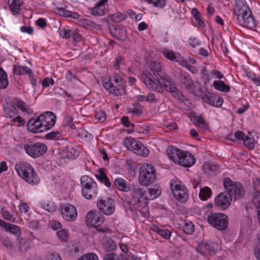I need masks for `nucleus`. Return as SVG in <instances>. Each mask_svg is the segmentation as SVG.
Listing matches in <instances>:
<instances>
[{
  "instance_id": "obj_1",
  "label": "nucleus",
  "mask_w": 260,
  "mask_h": 260,
  "mask_svg": "<svg viewBox=\"0 0 260 260\" xmlns=\"http://www.w3.org/2000/svg\"><path fill=\"white\" fill-rule=\"evenodd\" d=\"M151 74H143L141 80L145 83L147 88L151 89L159 93H162L165 90L171 92L173 96L180 99L181 92L178 89L176 83L169 77L165 75L157 81L152 80Z\"/></svg>"
},
{
  "instance_id": "obj_2",
  "label": "nucleus",
  "mask_w": 260,
  "mask_h": 260,
  "mask_svg": "<svg viewBox=\"0 0 260 260\" xmlns=\"http://www.w3.org/2000/svg\"><path fill=\"white\" fill-rule=\"evenodd\" d=\"M235 15L239 25L251 29L255 27V20L245 1H236L235 4Z\"/></svg>"
},
{
  "instance_id": "obj_3",
  "label": "nucleus",
  "mask_w": 260,
  "mask_h": 260,
  "mask_svg": "<svg viewBox=\"0 0 260 260\" xmlns=\"http://www.w3.org/2000/svg\"><path fill=\"white\" fill-rule=\"evenodd\" d=\"M103 86L110 94L115 96L123 95L125 93L126 85L121 75L115 73L112 77H105L102 81Z\"/></svg>"
},
{
  "instance_id": "obj_4",
  "label": "nucleus",
  "mask_w": 260,
  "mask_h": 260,
  "mask_svg": "<svg viewBox=\"0 0 260 260\" xmlns=\"http://www.w3.org/2000/svg\"><path fill=\"white\" fill-rule=\"evenodd\" d=\"M15 169L18 175L28 183L36 185L39 183L40 178L30 164L25 162L16 164Z\"/></svg>"
},
{
  "instance_id": "obj_5",
  "label": "nucleus",
  "mask_w": 260,
  "mask_h": 260,
  "mask_svg": "<svg viewBox=\"0 0 260 260\" xmlns=\"http://www.w3.org/2000/svg\"><path fill=\"white\" fill-rule=\"evenodd\" d=\"M131 190L132 203L135 205V208L138 211L142 210L143 212H147L149 200L147 191L138 185H133Z\"/></svg>"
},
{
  "instance_id": "obj_6",
  "label": "nucleus",
  "mask_w": 260,
  "mask_h": 260,
  "mask_svg": "<svg viewBox=\"0 0 260 260\" xmlns=\"http://www.w3.org/2000/svg\"><path fill=\"white\" fill-rule=\"evenodd\" d=\"M223 185L226 193L234 201L242 199L245 194V190L241 183L232 181L229 178H225Z\"/></svg>"
},
{
  "instance_id": "obj_7",
  "label": "nucleus",
  "mask_w": 260,
  "mask_h": 260,
  "mask_svg": "<svg viewBox=\"0 0 260 260\" xmlns=\"http://www.w3.org/2000/svg\"><path fill=\"white\" fill-rule=\"evenodd\" d=\"M82 194L86 199L92 200L97 196L98 188L96 182L88 176H82L80 178Z\"/></svg>"
},
{
  "instance_id": "obj_8",
  "label": "nucleus",
  "mask_w": 260,
  "mask_h": 260,
  "mask_svg": "<svg viewBox=\"0 0 260 260\" xmlns=\"http://www.w3.org/2000/svg\"><path fill=\"white\" fill-rule=\"evenodd\" d=\"M17 108L22 112L28 113L30 112V109L24 102L19 99L14 98L10 102L8 103L4 108L6 116L10 118H13L18 113Z\"/></svg>"
},
{
  "instance_id": "obj_9",
  "label": "nucleus",
  "mask_w": 260,
  "mask_h": 260,
  "mask_svg": "<svg viewBox=\"0 0 260 260\" xmlns=\"http://www.w3.org/2000/svg\"><path fill=\"white\" fill-rule=\"evenodd\" d=\"M156 178L155 168L151 164H146L142 166L140 169L139 181L140 184L147 186L152 183Z\"/></svg>"
},
{
  "instance_id": "obj_10",
  "label": "nucleus",
  "mask_w": 260,
  "mask_h": 260,
  "mask_svg": "<svg viewBox=\"0 0 260 260\" xmlns=\"http://www.w3.org/2000/svg\"><path fill=\"white\" fill-rule=\"evenodd\" d=\"M104 220V217L101 213L97 211H90L86 214V222L87 225L94 227L100 232L105 233L108 230L106 228L100 226Z\"/></svg>"
},
{
  "instance_id": "obj_11",
  "label": "nucleus",
  "mask_w": 260,
  "mask_h": 260,
  "mask_svg": "<svg viewBox=\"0 0 260 260\" xmlns=\"http://www.w3.org/2000/svg\"><path fill=\"white\" fill-rule=\"evenodd\" d=\"M207 221L208 223L216 229L223 231L228 225V216L221 213H214L208 215Z\"/></svg>"
},
{
  "instance_id": "obj_12",
  "label": "nucleus",
  "mask_w": 260,
  "mask_h": 260,
  "mask_svg": "<svg viewBox=\"0 0 260 260\" xmlns=\"http://www.w3.org/2000/svg\"><path fill=\"white\" fill-rule=\"evenodd\" d=\"M123 144L128 150L134 152L137 155L147 156L149 153V150L140 142L134 138H126L123 141Z\"/></svg>"
},
{
  "instance_id": "obj_13",
  "label": "nucleus",
  "mask_w": 260,
  "mask_h": 260,
  "mask_svg": "<svg viewBox=\"0 0 260 260\" xmlns=\"http://www.w3.org/2000/svg\"><path fill=\"white\" fill-rule=\"evenodd\" d=\"M23 148L26 153L34 158L43 155L47 150V147L45 144L31 141L24 144Z\"/></svg>"
},
{
  "instance_id": "obj_14",
  "label": "nucleus",
  "mask_w": 260,
  "mask_h": 260,
  "mask_svg": "<svg viewBox=\"0 0 260 260\" xmlns=\"http://www.w3.org/2000/svg\"><path fill=\"white\" fill-rule=\"evenodd\" d=\"M170 188L174 198L181 202H185L188 198L187 188L176 181H171Z\"/></svg>"
},
{
  "instance_id": "obj_15",
  "label": "nucleus",
  "mask_w": 260,
  "mask_h": 260,
  "mask_svg": "<svg viewBox=\"0 0 260 260\" xmlns=\"http://www.w3.org/2000/svg\"><path fill=\"white\" fill-rule=\"evenodd\" d=\"M97 206L99 210L106 215H112L115 210L114 200L111 198H99Z\"/></svg>"
},
{
  "instance_id": "obj_16",
  "label": "nucleus",
  "mask_w": 260,
  "mask_h": 260,
  "mask_svg": "<svg viewBox=\"0 0 260 260\" xmlns=\"http://www.w3.org/2000/svg\"><path fill=\"white\" fill-rule=\"evenodd\" d=\"M144 74H146V75H147V74H151V77L150 78H151L152 80L156 81L159 80L160 78H162L165 75L162 71L160 64L157 61H152L150 63L148 69L143 71L141 73L140 75L141 79L142 75Z\"/></svg>"
},
{
  "instance_id": "obj_17",
  "label": "nucleus",
  "mask_w": 260,
  "mask_h": 260,
  "mask_svg": "<svg viewBox=\"0 0 260 260\" xmlns=\"http://www.w3.org/2000/svg\"><path fill=\"white\" fill-rule=\"evenodd\" d=\"M62 217L67 221H73L76 219L77 211L76 208L69 203L65 204L61 209Z\"/></svg>"
},
{
  "instance_id": "obj_18",
  "label": "nucleus",
  "mask_w": 260,
  "mask_h": 260,
  "mask_svg": "<svg viewBox=\"0 0 260 260\" xmlns=\"http://www.w3.org/2000/svg\"><path fill=\"white\" fill-rule=\"evenodd\" d=\"M232 201L225 191L222 192L215 198V205L222 210H225L230 206Z\"/></svg>"
},
{
  "instance_id": "obj_19",
  "label": "nucleus",
  "mask_w": 260,
  "mask_h": 260,
  "mask_svg": "<svg viewBox=\"0 0 260 260\" xmlns=\"http://www.w3.org/2000/svg\"><path fill=\"white\" fill-rule=\"evenodd\" d=\"M217 246V244L215 243L202 242L199 243L196 249L202 255H206L214 254L215 249Z\"/></svg>"
},
{
  "instance_id": "obj_20",
  "label": "nucleus",
  "mask_w": 260,
  "mask_h": 260,
  "mask_svg": "<svg viewBox=\"0 0 260 260\" xmlns=\"http://www.w3.org/2000/svg\"><path fill=\"white\" fill-rule=\"evenodd\" d=\"M35 118L40 122L46 124V129H50L55 124L56 117L53 112L48 111L40 115Z\"/></svg>"
},
{
  "instance_id": "obj_21",
  "label": "nucleus",
  "mask_w": 260,
  "mask_h": 260,
  "mask_svg": "<svg viewBox=\"0 0 260 260\" xmlns=\"http://www.w3.org/2000/svg\"><path fill=\"white\" fill-rule=\"evenodd\" d=\"M46 127H47L46 124L40 122L35 117L30 119L27 122L28 130L33 133H41L48 130L49 129L45 128Z\"/></svg>"
},
{
  "instance_id": "obj_22",
  "label": "nucleus",
  "mask_w": 260,
  "mask_h": 260,
  "mask_svg": "<svg viewBox=\"0 0 260 260\" xmlns=\"http://www.w3.org/2000/svg\"><path fill=\"white\" fill-rule=\"evenodd\" d=\"M178 80L179 84L182 88L187 90L191 89L193 82L189 75L180 72L178 77Z\"/></svg>"
},
{
  "instance_id": "obj_23",
  "label": "nucleus",
  "mask_w": 260,
  "mask_h": 260,
  "mask_svg": "<svg viewBox=\"0 0 260 260\" xmlns=\"http://www.w3.org/2000/svg\"><path fill=\"white\" fill-rule=\"evenodd\" d=\"M203 100L206 103L216 107H220L223 103V99L220 96L210 92L205 93Z\"/></svg>"
},
{
  "instance_id": "obj_24",
  "label": "nucleus",
  "mask_w": 260,
  "mask_h": 260,
  "mask_svg": "<svg viewBox=\"0 0 260 260\" xmlns=\"http://www.w3.org/2000/svg\"><path fill=\"white\" fill-rule=\"evenodd\" d=\"M108 26L110 32L113 37L121 41H124L126 39V32L123 29L110 23Z\"/></svg>"
},
{
  "instance_id": "obj_25",
  "label": "nucleus",
  "mask_w": 260,
  "mask_h": 260,
  "mask_svg": "<svg viewBox=\"0 0 260 260\" xmlns=\"http://www.w3.org/2000/svg\"><path fill=\"white\" fill-rule=\"evenodd\" d=\"M195 162L196 159L192 154L184 151L179 165L184 167H190L194 164Z\"/></svg>"
},
{
  "instance_id": "obj_26",
  "label": "nucleus",
  "mask_w": 260,
  "mask_h": 260,
  "mask_svg": "<svg viewBox=\"0 0 260 260\" xmlns=\"http://www.w3.org/2000/svg\"><path fill=\"white\" fill-rule=\"evenodd\" d=\"M18 250L21 252H25L30 247L31 240L28 238L18 237L16 242Z\"/></svg>"
},
{
  "instance_id": "obj_27",
  "label": "nucleus",
  "mask_w": 260,
  "mask_h": 260,
  "mask_svg": "<svg viewBox=\"0 0 260 260\" xmlns=\"http://www.w3.org/2000/svg\"><path fill=\"white\" fill-rule=\"evenodd\" d=\"M0 226L3 227L7 231L16 236H19L21 234L20 229L17 225L7 223L1 219H0Z\"/></svg>"
},
{
  "instance_id": "obj_28",
  "label": "nucleus",
  "mask_w": 260,
  "mask_h": 260,
  "mask_svg": "<svg viewBox=\"0 0 260 260\" xmlns=\"http://www.w3.org/2000/svg\"><path fill=\"white\" fill-rule=\"evenodd\" d=\"M63 155L68 159H74L79 155V152L72 146H67L63 151Z\"/></svg>"
},
{
  "instance_id": "obj_29",
  "label": "nucleus",
  "mask_w": 260,
  "mask_h": 260,
  "mask_svg": "<svg viewBox=\"0 0 260 260\" xmlns=\"http://www.w3.org/2000/svg\"><path fill=\"white\" fill-rule=\"evenodd\" d=\"M115 187L120 191L128 192L131 190V187L127 185L125 181L122 178H117L114 182Z\"/></svg>"
},
{
  "instance_id": "obj_30",
  "label": "nucleus",
  "mask_w": 260,
  "mask_h": 260,
  "mask_svg": "<svg viewBox=\"0 0 260 260\" xmlns=\"http://www.w3.org/2000/svg\"><path fill=\"white\" fill-rule=\"evenodd\" d=\"M116 243L111 239L106 238L103 240L102 248L106 251H111L115 249Z\"/></svg>"
},
{
  "instance_id": "obj_31",
  "label": "nucleus",
  "mask_w": 260,
  "mask_h": 260,
  "mask_svg": "<svg viewBox=\"0 0 260 260\" xmlns=\"http://www.w3.org/2000/svg\"><path fill=\"white\" fill-rule=\"evenodd\" d=\"M213 86L216 90L223 92H228L230 90V86L221 80L214 81Z\"/></svg>"
},
{
  "instance_id": "obj_32",
  "label": "nucleus",
  "mask_w": 260,
  "mask_h": 260,
  "mask_svg": "<svg viewBox=\"0 0 260 260\" xmlns=\"http://www.w3.org/2000/svg\"><path fill=\"white\" fill-rule=\"evenodd\" d=\"M96 178L106 186L110 187L111 183L108 177L106 176L104 170L100 169L98 174H95Z\"/></svg>"
},
{
  "instance_id": "obj_33",
  "label": "nucleus",
  "mask_w": 260,
  "mask_h": 260,
  "mask_svg": "<svg viewBox=\"0 0 260 260\" xmlns=\"http://www.w3.org/2000/svg\"><path fill=\"white\" fill-rule=\"evenodd\" d=\"M161 52L164 56L167 59L176 61L180 57V54L177 52H175L172 50H169L167 48H162Z\"/></svg>"
},
{
  "instance_id": "obj_34",
  "label": "nucleus",
  "mask_w": 260,
  "mask_h": 260,
  "mask_svg": "<svg viewBox=\"0 0 260 260\" xmlns=\"http://www.w3.org/2000/svg\"><path fill=\"white\" fill-rule=\"evenodd\" d=\"M150 229L152 231L156 233L166 239H169L170 238L171 233L169 230L160 229L157 226L154 225H153Z\"/></svg>"
},
{
  "instance_id": "obj_35",
  "label": "nucleus",
  "mask_w": 260,
  "mask_h": 260,
  "mask_svg": "<svg viewBox=\"0 0 260 260\" xmlns=\"http://www.w3.org/2000/svg\"><path fill=\"white\" fill-rule=\"evenodd\" d=\"M219 166L216 164L208 161L204 164L203 169L205 173L210 174V172H215L219 169Z\"/></svg>"
},
{
  "instance_id": "obj_36",
  "label": "nucleus",
  "mask_w": 260,
  "mask_h": 260,
  "mask_svg": "<svg viewBox=\"0 0 260 260\" xmlns=\"http://www.w3.org/2000/svg\"><path fill=\"white\" fill-rule=\"evenodd\" d=\"M108 11L106 6H100L96 5L91 10V14L96 16H101L105 15Z\"/></svg>"
},
{
  "instance_id": "obj_37",
  "label": "nucleus",
  "mask_w": 260,
  "mask_h": 260,
  "mask_svg": "<svg viewBox=\"0 0 260 260\" xmlns=\"http://www.w3.org/2000/svg\"><path fill=\"white\" fill-rule=\"evenodd\" d=\"M78 23L80 25L86 29L93 30L96 28V24L95 23L89 19H80L78 21Z\"/></svg>"
},
{
  "instance_id": "obj_38",
  "label": "nucleus",
  "mask_w": 260,
  "mask_h": 260,
  "mask_svg": "<svg viewBox=\"0 0 260 260\" xmlns=\"http://www.w3.org/2000/svg\"><path fill=\"white\" fill-rule=\"evenodd\" d=\"M31 70L30 68L26 66H21L16 64L14 66V73L18 75L28 74V73L30 72Z\"/></svg>"
},
{
  "instance_id": "obj_39",
  "label": "nucleus",
  "mask_w": 260,
  "mask_h": 260,
  "mask_svg": "<svg viewBox=\"0 0 260 260\" xmlns=\"http://www.w3.org/2000/svg\"><path fill=\"white\" fill-rule=\"evenodd\" d=\"M8 83L7 74L2 68H0V88L5 89Z\"/></svg>"
},
{
  "instance_id": "obj_40",
  "label": "nucleus",
  "mask_w": 260,
  "mask_h": 260,
  "mask_svg": "<svg viewBox=\"0 0 260 260\" xmlns=\"http://www.w3.org/2000/svg\"><path fill=\"white\" fill-rule=\"evenodd\" d=\"M146 191L148 195V199L149 200L156 198L160 194L161 191L158 187L156 186L155 187H154L149 188L148 191Z\"/></svg>"
},
{
  "instance_id": "obj_41",
  "label": "nucleus",
  "mask_w": 260,
  "mask_h": 260,
  "mask_svg": "<svg viewBox=\"0 0 260 260\" xmlns=\"http://www.w3.org/2000/svg\"><path fill=\"white\" fill-rule=\"evenodd\" d=\"M212 191L211 189L207 186L201 189L199 193V198L202 201H206L211 197Z\"/></svg>"
},
{
  "instance_id": "obj_42",
  "label": "nucleus",
  "mask_w": 260,
  "mask_h": 260,
  "mask_svg": "<svg viewBox=\"0 0 260 260\" xmlns=\"http://www.w3.org/2000/svg\"><path fill=\"white\" fill-rule=\"evenodd\" d=\"M41 207L49 212L56 210V206L54 203L50 201H43L40 203Z\"/></svg>"
},
{
  "instance_id": "obj_43",
  "label": "nucleus",
  "mask_w": 260,
  "mask_h": 260,
  "mask_svg": "<svg viewBox=\"0 0 260 260\" xmlns=\"http://www.w3.org/2000/svg\"><path fill=\"white\" fill-rule=\"evenodd\" d=\"M22 0H13L10 9L13 14H17L20 11V7L22 5Z\"/></svg>"
},
{
  "instance_id": "obj_44",
  "label": "nucleus",
  "mask_w": 260,
  "mask_h": 260,
  "mask_svg": "<svg viewBox=\"0 0 260 260\" xmlns=\"http://www.w3.org/2000/svg\"><path fill=\"white\" fill-rule=\"evenodd\" d=\"M166 153L169 157L174 161V158L177 156V154H180V149L172 146H170L168 148Z\"/></svg>"
},
{
  "instance_id": "obj_45",
  "label": "nucleus",
  "mask_w": 260,
  "mask_h": 260,
  "mask_svg": "<svg viewBox=\"0 0 260 260\" xmlns=\"http://www.w3.org/2000/svg\"><path fill=\"white\" fill-rule=\"evenodd\" d=\"M128 112L132 113L133 115L138 116L142 113L141 106L139 103H135L133 105V108H129Z\"/></svg>"
},
{
  "instance_id": "obj_46",
  "label": "nucleus",
  "mask_w": 260,
  "mask_h": 260,
  "mask_svg": "<svg viewBox=\"0 0 260 260\" xmlns=\"http://www.w3.org/2000/svg\"><path fill=\"white\" fill-rule=\"evenodd\" d=\"M183 230L188 235L192 234L194 231V225L190 221H185L183 226Z\"/></svg>"
},
{
  "instance_id": "obj_47",
  "label": "nucleus",
  "mask_w": 260,
  "mask_h": 260,
  "mask_svg": "<svg viewBox=\"0 0 260 260\" xmlns=\"http://www.w3.org/2000/svg\"><path fill=\"white\" fill-rule=\"evenodd\" d=\"M194 119L197 121V125L201 128L206 130L208 128V124L201 116H196Z\"/></svg>"
},
{
  "instance_id": "obj_48",
  "label": "nucleus",
  "mask_w": 260,
  "mask_h": 260,
  "mask_svg": "<svg viewBox=\"0 0 260 260\" xmlns=\"http://www.w3.org/2000/svg\"><path fill=\"white\" fill-rule=\"evenodd\" d=\"M122 124L127 127H129L128 133H132L134 132V124L131 123L129 121L128 117L123 116L121 119Z\"/></svg>"
},
{
  "instance_id": "obj_49",
  "label": "nucleus",
  "mask_w": 260,
  "mask_h": 260,
  "mask_svg": "<svg viewBox=\"0 0 260 260\" xmlns=\"http://www.w3.org/2000/svg\"><path fill=\"white\" fill-rule=\"evenodd\" d=\"M58 238L62 242H66L69 237L68 231L65 229L61 230L56 233Z\"/></svg>"
},
{
  "instance_id": "obj_50",
  "label": "nucleus",
  "mask_w": 260,
  "mask_h": 260,
  "mask_svg": "<svg viewBox=\"0 0 260 260\" xmlns=\"http://www.w3.org/2000/svg\"><path fill=\"white\" fill-rule=\"evenodd\" d=\"M126 15L120 12H117L110 15L111 20L115 22H120L125 19Z\"/></svg>"
},
{
  "instance_id": "obj_51",
  "label": "nucleus",
  "mask_w": 260,
  "mask_h": 260,
  "mask_svg": "<svg viewBox=\"0 0 260 260\" xmlns=\"http://www.w3.org/2000/svg\"><path fill=\"white\" fill-rule=\"evenodd\" d=\"M61 136V134L58 131H53L47 133L45 135V137L46 139L48 140H56L58 139Z\"/></svg>"
},
{
  "instance_id": "obj_52",
  "label": "nucleus",
  "mask_w": 260,
  "mask_h": 260,
  "mask_svg": "<svg viewBox=\"0 0 260 260\" xmlns=\"http://www.w3.org/2000/svg\"><path fill=\"white\" fill-rule=\"evenodd\" d=\"M244 140V145L249 149L252 150L254 147V142L253 139L249 138L248 136L245 137Z\"/></svg>"
},
{
  "instance_id": "obj_53",
  "label": "nucleus",
  "mask_w": 260,
  "mask_h": 260,
  "mask_svg": "<svg viewBox=\"0 0 260 260\" xmlns=\"http://www.w3.org/2000/svg\"><path fill=\"white\" fill-rule=\"evenodd\" d=\"M78 260H99V259L95 253H88L82 255Z\"/></svg>"
},
{
  "instance_id": "obj_54",
  "label": "nucleus",
  "mask_w": 260,
  "mask_h": 260,
  "mask_svg": "<svg viewBox=\"0 0 260 260\" xmlns=\"http://www.w3.org/2000/svg\"><path fill=\"white\" fill-rule=\"evenodd\" d=\"M73 31L70 29L63 28L60 30V36L64 39H69L73 35Z\"/></svg>"
},
{
  "instance_id": "obj_55",
  "label": "nucleus",
  "mask_w": 260,
  "mask_h": 260,
  "mask_svg": "<svg viewBox=\"0 0 260 260\" xmlns=\"http://www.w3.org/2000/svg\"><path fill=\"white\" fill-rule=\"evenodd\" d=\"M95 118L98 120L99 122H103L106 119V113L105 112L100 110L98 111L95 115Z\"/></svg>"
},
{
  "instance_id": "obj_56",
  "label": "nucleus",
  "mask_w": 260,
  "mask_h": 260,
  "mask_svg": "<svg viewBox=\"0 0 260 260\" xmlns=\"http://www.w3.org/2000/svg\"><path fill=\"white\" fill-rule=\"evenodd\" d=\"M2 243L4 246L8 249H12L14 247L13 242L8 237L4 238L2 241Z\"/></svg>"
},
{
  "instance_id": "obj_57",
  "label": "nucleus",
  "mask_w": 260,
  "mask_h": 260,
  "mask_svg": "<svg viewBox=\"0 0 260 260\" xmlns=\"http://www.w3.org/2000/svg\"><path fill=\"white\" fill-rule=\"evenodd\" d=\"M167 4V0H155L152 3L154 7L162 9L164 8Z\"/></svg>"
},
{
  "instance_id": "obj_58",
  "label": "nucleus",
  "mask_w": 260,
  "mask_h": 260,
  "mask_svg": "<svg viewBox=\"0 0 260 260\" xmlns=\"http://www.w3.org/2000/svg\"><path fill=\"white\" fill-rule=\"evenodd\" d=\"M2 216L3 218L11 222H14L15 218L13 217L8 211H2Z\"/></svg>"
},
{
  "instance_id": "obj_59",
  "label": "nucleus",
  "mask_w": 260,
  "mask_h": 260,
  "mask_svg": "<svg viewBox=\"0 0 260 260\" xmlns=\"http://www.w3.org/2000/svg\"><path fill=\"white\" fill-rule=\"evenodd\" d=\"M188 44L193 48L196 47L200 44V41L196 38H190L188 41Z\"/></svg>"
},
{
  "instance_id": "obj_60",
  "label": "nucleus",
  "mask_w": 260,
  "mask_h": 260,
  "mask_svg": "<svg viewBox=\"0 0 260 260\" xmlns=\"http://www.w3.org/2000/svg\"><path fill=\"white\" fill-rule=\"evenodd\" d=\"M54 84V80L51 78L47 77L42 81V85L44 87H47L49 85H53Z\"/></svg>"
},
{
  "instance_id": "obj_61",
  "label": "nucleus",
  "mask_w": 260,
  "mask_h": 260,
  "mask_svg": "<svg viewBox=\"0 0 260 260\" xmlns=\"http://www.w3.org/2000/svg\"><path fill=\"white\" fill-rule=\"evenodd\" d=\"M234 138L238 140H243L245 138V134L241 131H237L235 133Z\"/></svg>"
},
{
  "instance_id": "obj_62",
  "label": "nucleus",
  "mask_w": 260,
  "mask_h": 260,
  "mask_svg": "<svg viewBox=\"0 0 260 260\" xmlns=\"http://www.w3.org/2000/svg\"><path fill=\"white\" fill-rule=\"evenodd\" d=\"M47 260H61L60 255L57 253H52L48 255Z\"/></svg>"
},
{
  "instance_id": "obj_63",
  "label": "nucleus",
  "mask_w": 260,
  "mask_h": 260,
  "mask_svg": "<svg viewBox=\"0 0 260 260\" xmlns=\"http://www.w3.org/2000/svg\"><path fill=\"white\" fill-rule=\"evenodd\" d=\"M57 13L60 16H65L68 17L69 16V14H70V11L66 10L63 8H57L56 9Z\"/></svg>"
},
{
  "instance_id": "obj_64",
  "label": "nucleus",
  "mask_w": 260,
  "mask_h": 260,
  "mask_svg": "<svg viewBox=\"0 0 260 260\" xmlns=\"http://www.w3.org/2000/svg\"><path fill=\"white\" fill-rule=\"evenodd\" d=\"M157 101V100L155 98L154 94L152 93H149L146 96V102H148L150 103H154Z\"/></svg>"
}]
</instances>
